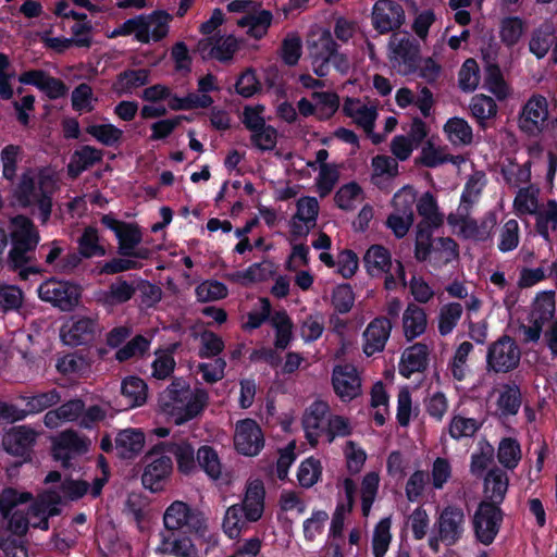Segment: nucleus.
I'll return each instance as SVG.
<instances>
[{
  "label": "nucleus",
  "mask_w": 557,
  "mask_h": 557,
  "mask_svg": "<svg viewBox=\"0 0 557 557\" xmlns=\"http://www.w3.org/2000/svg\"><path fill=\"white\" fill-rule=\"evenodd\" d=\"M89 491L85 481L66 480L62 483V494L47 492L25 512L30 494L7 488L0 494V516L8 521V529L22 536L29 525L48 530V518L57 515L62 499L75 500Z\"/></svg>",
  "instance_id": "nucleus-1"
},
{
  "label": "nucleus",
  "mask_w": 557,
  "mask_h": 557,
  "mask_svg": "<svg viewBox=\"0 0 557 557\" xmlns=\"http://www.w3.org/2000/svg\"><path fill=\"white\" fill-rule=\"evenodd\" d=\"M59 173L54 168L47 166L37 172L23 174L16 189V200L24 208L37 207L39 219L46 224L52 210V195L58 188Z\"/></svg>",
  "instance_id": "nucleus-2"
},
{
  "label": "nucleus",
  "mask_w": 557,
  "mask_h": 557,
  "mask_svg": "<svg viewBox=\"0 0 557 557\" xmlns=\"http://www.w3.org/2000/svg\"><path fill=\"white\" fill-rule=\"evenodd\" d=\"M265 490L259 479L247 482L243 502L230 506L224 515L222 528L230 539L238 537L251 523L259 521L264 512Z\"/></svg>",
  "instance_id": "nucleus-3"
},
{
  "label": "nucleus",
  "mask_w": 557,
  "mask_h": 557,
  "mask_svg": "<svg viewBox=\"0 0 557 557\" xmlns=\"http://www.w3.org/2000/svg\"><path fill=\"white\" fill-rule=\"evenodd\" d=\"M208 395L202 389H193L183 380H175L161 394L159 406L176 425L196 418L203 410Z\"/></svg>",
  "instance_id": "nucleus-4"
},
{
  "label": "nucleus",
  "mask_w": 557,
  "mask_h": 557,
  "mask_svg": "<svg viewBox=\"0 0 557 557\" xmlns=\"http://www.w3.org/2000/svg\"><path fill=\"white\" fill-rule=\"evenodd\" d=\"M12 248L9 260L14 268H21L32 260V255L40 242V235L30 219L24 215L12 218L8 226Z\"/></svg>",
  "instance_id": "nucleus-5"
},
{
  "label": "nucleus",
  "mask_w": 557,
  "mask_h": 557,
  "mask_svg": "<svg viewBox=\"0 0 557 557\" xmlns=\"http://www.w3.org/2000/svg\"><path fill=\"white\" fill-rule=\"evenodd\" d=\"M364 268L371 276H385L384 286L387 290H396L406 286L405 269L400 261H393L392 255L382 245H372L363 256Z\"/></svg>",
  "instance_id": "nucleus-6"
},
{
  "label": "nucleus",
  "mask_w": 557,
  "mask_h": 557,
  "mask_svg": "<svg viewBox=\"0 0 557 557\" xmlns=\"http://www.w3.org/2000/svg\"><path fill=\"white\" fill-rule=\"evenodd\" d=\"M101 222L114 233L117 240V252L122 257H133L139 260H146L150 257V249L139 246L143 234L136 224L119 221L108 214L101 218Z\"/></svg>",
  "instance_id": "nucleus-7"
},
{
  "label": "nucleus",
  "mask_w": 557,
  "mask_h": 557,
  "mask_svg": "<svg viewBox=\"0 0 557 557\" xmlns=\"http://www.w3.org/2000/svg\"><path fill=\"white\" fill-rule=\"evenodd\" d=\"M309 51L313 71L318 76L327 75L331 63L342 74H346L350 69L349 60L336 51V44L329 32H322L315 40L310 42Z\"/></svg>",
  "instance_id": "nucleus-8"
},
{
  "label": "nucleus",
  "mask_w": 557,
  "mask_h": 557,
  "mask_svg": "<svg viewBox=\"0 0 557 557\" xmlns=\"http://www.w3.org/2000/svg\"><path fill=\"white\" fill-rule=\"evenodd\" d=\"M37 292L41 300L51 304L62 311L73 310L78 305L81 298L78 285L54 278L41 283Z\"/></svg>",
  "instance_id": "nucleus-9"
},
{
  "label": "nucleus",
  "mask_w": 557,
  "mask_h": 557,
  "mask_svg": "<svg viewBox=\"0 0 557 557\" xmlns=\"http://www.w3.org/2000/svg\"><path fill=\"white\" fill-rule=\"evenodd\" d=\"M166 445L160 443L154 445L146 456L147 465L145 467L141 481L146 488L151 492L162 490L164 482L172 472V460L165 456Z\"/></svg>",
  "instance_id": "nucleus-10"
},
{
  "label": "nucleus",
  "mask_w": 557,
  "mask_h": 557,
  "mask_svg": "<svg viewBox=\"0 0 557 557\" xmlns=\"http://www.w3.org/2000/svg\"><path fill=\"white\" fill-rule=\"evenodd\" d=\"M548 102L540 95L532 96L519 114L518 125L522 133L528 136H539L548 125Z\"/></svg>",
  "instance_id": "nucleus-11"
},
{
  "label": "nucleus",
  "mask_w": 557,
  "mask_h": 557,
  "mask_svg": "<svg viewBox=\"0 0 557 557\" xmlns=\"http://www.w3.org/2000/svg\"><path fill=\"white\" fill-rule=\"evenodd\" d=\"M438 536H431L429 545L434 550H438V542L442 541L446 545H454L463 534L465 515L463 511L456 507L445 508L437 520Z\"/></svg>",
  "instance_id": "nucleus-12"
},
{
  "label": "nucleus",
  "mask_w": 557,
  "mask_h": 557,
  "mask_svg": "<svg viewBox=\"0 0 557 557\" xmlns=\"http://www.w3.org/2000/svg\"><path fill=\"white\" fill-rule=\"evenodd\" d=\"M330 406L323 400L313 401L304 412L302 428L311 446H317L326 438Z\"/></svg>",
  "instance_id": "nucleus-13"
},
{
  "label": "nucleus",
  "mask_w": 557,
  "mask_h": 557,
  "mask_svg": "<svg viewBox=\"0 0 557 557\" xmlns=\"http://www.w3.org/2000/svg\"><path fill=\"white\" fill-rule=\"evenodd\" d=\"M419 55V48L416 46L409 35L394 34L389 41V60L392 66L403 75L411 74L416 71V61Z\"/></svg>",
  "instance_id": "nucleus-14"
},
{
  "label": "nucleus",
  "mask_w": 557,
  "mask_h": 557,
  "mask_svg": "<svg viewBox=\"0 0 557 557\" xmlns=\"http://www.w3.org/2000/svg\"><path fill=\"white\" fill-rule=\"evenodd\" d=\"M503 513L498 506L482 500L473 516V528L476 539L484 545L491 544L496 537Z\"/></svg>",
  "instance_id": "nucleus-15"
},
{
  "label": "nucleus",
  "mask_w": 557,
  "mask_h": 557,
  "mask_svg": "<svg viewBox=\"0 0 557 557\" xmlns=\"http://www.w3.org/2000/svg\"><path fill=\"white\" fill-rule=\"evenodd\" d=\"M219 90L218 78L212 74H207L198 79L196 92H189L186 97L171 98L170 108L172 110L209 108L213 103V98L210 94Z\"/></svg>",
  "instance_id": "nucleus-16"
},
{
  "label": "nucleus",
  "mask_w": 557,
  "mask_h": 557,
  "mask_svg": "<svg viewBox=\"0 0 557 557\" xmlns=\"http://www.w3.org/2000/svg\"><path fill=\"white\" fill-rule=\"evenodd\" d=\"M520 357L521 352L515 341L503 336L488 348L487 368L494 372H508L519 364Z\"/></svg>",
  "instance_id": "nucleus-17"
},
{
  "label": "nucleus",
  "mask_w": 557,
  "mask_h": 557,
  "mask_svg": "<svg viewBox=\"0 0 557 557\" xmlns=\"http://www.w3.org/2000/svg\"><path fill=\"white\" fill-rule=\"evenodd\" d=\"M235 449L248 457L257 456L264 446V436L259 424L252 419L236 423L234 432Z\"/></svg>",
  "instance_id": "nucleus-18"
},
{
  "label": "nucleus",
  "mask_w": 557,
  "mask_h": 557,
  "mask_svg": "<svg viewBox=\"0 0 557 557\" xmlns=\"http://www.w3.org/2000/svg\"><path fill=\"white\" fill-rule=\"evenodd\" d=\"M172 16L165 11L133 17L135 38L140 42L158 41L166 36Z\"/></svg>",
  "instance_id": "nucleus-19"
},
{
  "label": "nucleus",
  "mask_w": 557,
  "mask_h": 557,
  "mask_svg": "<svg viewBox=\"0 0 557 557\" xmlns=\"http://www.w3.org/2000/svg\"><path fill=\"white\" fill-rule=\"evenodd\" d=\"M296 208L290 221V233L295 238H304L315 227L320 207L314 197H301Z\"/></svg>",
  "instance_id": "nucleus-20"
},
{
  "label": "nucleus",
  "mask_w": 557,
  "mask_h": 557,
  "mask_svg": "<svg viewBox=\"0 0 557 557\" xmlns=\"http://www.w3.org/2000/svg\"><path fill=\"white\" fill-rule=\"evenodd\" d=\"M98 331V322L90 317H72L61 329L64 344L78 346L90 342Z\"/></svg>",
  "instance_id": "nucleus-21"
},
{
  "label": "nucleus",
  "mask_w": 557,
  "mask_h": 557,
  "mask_svg": "<svg viewBox=\"0 0 557 557\" xmlns=\"http://www.w3.org/2000/svg\"><path fill=\"white\" fill-rule=\"evenodd\" d=\"M405 20L400 4L392 0H379L372 9V24L380 33H388L399 27Z\"/></svg>",
  "instance_id": "nucleus-22"
},
{
  "label": "nucleus",
  "mask_w": 557,
  "mask_h": 557,
  "mask_svg": "<svg viewBox=\"0 0 557 557\" xmlns=\"http://www.w3.org/2000/svg\"><path fill=\"white\" fill-rule=\"evenodd\" d=\"M52 444L53 457L63 466H67L72 458L88 450L90 442L76 432L67 430L55 436Z\"/></svg>",
  "instance_id": "nucleus-23"
},
{
  "label": "nucleus",
  "mask_w": 557,
  "mask_h": 557,
  "mask_svg": "<svg viewBox=\"0 0 557 557\" xmlns=\"http://www.w3.org/2000/svg\"><path fill=\"white\" fill-rule=\"evenodd\" d=\"M333 387L343 401H350L361 393V381L351 364L337 366L332 375Z\"/></svg>",
  "instance_id": "nucleus-24"
},
{
  "label": "nucleus",
  "mask_w": 557,
  "mask_h": 557,
  "mask_svg": "<svg viewBox=\"0 0 557 557\" xmlns=\"http://www.w3.org/2000/svg\"><path fill=\"white\" fill-rule=\"evenodd\" d=\"M240 42L233 35L208 38L198 42L197 50L203 58H212L220 62L231 61L239 49Z\"/></svg>",
  "instance_id": "nucleus-25"
},
{
  "label": "nucleus",
  "mask_w": 557,
  "mask_h": 557,
  "mask_svg": "<svg viewBox=\"0 0 557 557\" xmlns=\"http://www.w3.org/2000/svg\"><path fill=\"white\" fill-rule=\"evenodd\" d=\"M343 112L370 134L377 116L376 106L368 99L346 98Z\"/></svg>",
  "instance_id": "nucleus-26"
},
{
  "label": "nucleus",
  "mask_w": 557,
  "mask_h": 557,
  "mask_svg": "<svg viewBox=\"0 0 557 557\" xmlns=\"http://www.w3.org/2000/svg\"><path fill=\"white\" fill-rule=\"evenodd\" d=\"M392 324L386 318H375L363 332V352L372 356L384 349L389 338Z\"/></svg>",
  "instance_id": "nucleus-27"
},
{
  "label": "nucleus",
  "mask_w": 557,
  "mask_h": 557,
  "mask_svg": "<svg viewBox=\"0 0 557 557\" xmlns=\"http://www.w3.org/2000/svg\"><path fill=\"white\" fill-rule=\"evenodd\" d=\"M37 433L29 426L21 425L8 431L2 440L4 449L14 456H25L33 447Z\"/></svg>",
  "instance_id": "nucleus-28"
},
{
  "label": "nucleus",
  "mask_w": 557,
  "mask_h": 557,
  "mask_svg": "<svg viewBox=\"0 0 557 557\" xmlns=\"http://www.w3.org/2000/svg\"><path fill=\"white\" fill-rule=\"evenodd\" d=\"M136 287L133 283L119 278L108 289L98 293L97 301L107 309L122 305L135 295Z\"/></svg>",
  "instance_id": "nucleus-29"
},
{
  "label": "nucleus",
  "mask_w": 557,
  "mask_h": 557,
  "mask_svg": "<svg viewBox=\"0 0 557 557\" xmlns=\"http://www.w3.org/2000/svg\"><path fill=\"white\" fill-rule=\"evenodd\" d=\"M145 445V434L139 429H125L117 433L114 440L116 454L126 459L141 453Z\"/></svg>",
  "instance_id": "nucleus-30"
},
{
  "label": "nucleus",
  "mask_w": 557,
  "mask_h": 557,
  "mask_svg": "<svg viewBox=\"0 0 557 557\" xmlns=\"http://www.w3.org/2000/svg\"><path fill=\"white\" fill-rule=\"evenodd\" d=\"M429 348L422 343H417L401 355L399 362V373L405 377H410L412 373L423 371L428 366Z\"/></svg>",
  "instance_id": "nucleus-31"
},
{
  "label": "nucleus",
  "mask_w": 557,
  "mask_h": 557,
  "mask_svg": "<svg viewBox=\"0 0 557 557\" xmlns=\"http://www.w3.org/2000/svg\"><path fill=\"white\" fill-rule=\"evenodd\" d=\"M84 411V403L81 399H72L59 408L49 410L44 417V423L49 429H57L63 423L81 420Z\"/></svg>",
  "instance_id": "nucleus-32"
},
{
  "label": "nucleus",
  "mask_w": 557,
  "mask_h": 557,
  "mask_svg": "<svg viewBox=\"0 0 557 557\" xmlns=\"http://www.w3.org/2000/svg\"><path fill=\"white\" fill-rule=\"evenodd\" d=\"M156 550L176 557H198V552L188 537H177L173 533L161 534V542Z\"/></svg>",
  "instance_id": "nucleus-33"
},
{
  "label": "nucleus",
  "mask_w": 557,
  "mask_h": 557,
  "mask_svg": "<svg viewBox=\"0 0 557 557\" xmlns=\"http://www.w3.org/2000/svg\"><path fill=\"white\" fill-rule=\"evenodd\" d=\"M398 175V163L386 156H376L372 159L371 182L379 188H387L391 181Z\"/></svg>",
  "instance_id": "nucleus-34"
},
{
  "label": "nucleus",
  "mask_w": 557,
  "mask_h": 557,
  "mask_svg": "<svg viewBox=\"0 0 557 557\" xmlns=\"http://www.w3.org/2000/svg\"><path fill=\"white\" fill-rule=\"evenodd\" d=\"M508 490V476L499 470H491L484 480V499L499 507Z\"/></svg>",
  "instance_id": "nucleus-35"
},
{
  "label": "nucleus",
  "mask_w": 557,
  "mask_h": 557,
  "mask_svg": "<svg viewBox=\"0 0 557 557\" xmlns=\"http://www.w3.org/2000/svg\"><path fill=\"white\" fill-rule=\"evenodd\" d=\"M272 14L270 11L261 10L247 14L237 21L239 27L246 28L247 35L255 39H261L268 33L272 23Z\"/></svg>",
  "instance_id": "nucleus-36"
},
{
  "label": "nucleus",
  "mask_w": 557,
  "mask_h": 557,
  "mask_svg": "<svg viewBox=\"0 0 557 557\" xmlns=\"http://www.w3.org/2000/svg\"><path fill=\"white\" fill-rule=\"evenodd\" d=\"M403 326L407 339L420 336L426 329L425 311L414 304L408 305L403 314Z\"/></svg>",
  "instance_id": "nucleus-37"
},
{
  "label": "nucleus",
  "mask_w": 557,
  "mask_h": 557,
  "mask_svg": "<svg viewBox=\"0 0 557 557\" xmlns=\"http://www.w3.org/2000/svg\"><path fill=\"white\" fill-rule=\"evenodd\" d=\"M78 251L83 258L103 257L107 249L99 232L94 226L84 228L82 236L77 240Z\"/></svg>",
  "instance_id": "nucleus-38"
},
{
  "label": "nucleus",
  "mask_w": 557,
  "mask_h": 557,
  "mask_svg": "<svg viewBox=\"0 0 557 557\" xmlns=\"http://www.w3.org/2000/svg\"><path fill=\"white\" fill-rule=\"evenodd\" d=\"M263 111L264 107L262 106L246 107L243 112V122L247 128L263 136V139H273L276 137V129L265 125Z\"/></svg>",
  "instance_id": "nucleus-39"
},
{
  "label": "nucleus",
  "mask_w": 557,
  "mask_h": 557,
  "mask_svg": "<svg viewBox=\"0 0 557 557\" xmlns=\"http://www.w3.org/2000/svg\"><path fill=\"white\" fill-rule=\"evenodd\" d=\"M497 223V216L494 212H488L480 222L474 220H465L461 225V233L465 237L475 240H486Z\"/></svg>",
  "instance_id": "nucleus-40"
},
{
  "label": "nucleus",
  "mask_w": 557,
  "mask_h": 557,
  "mask_svg": "<svg viewBox=\"0 0 557 557\" xmlns=\"http://www.w3.org/2000/svg\"><path fill=\"white\" fill-rule=\"evenodd\" d=\"M540 189L535 186L520 188L513 199V211L518 216L534 215L541 207Z\"/></svg>",
  "instance_id": "nucleus-41"
},
{
  "label": "nucleus",
  "mask_w": 557,
  "mask_h": 557,
  "mask_svg": "<svg viewBox=\"0 0 557 557\" xmlns=\"http://www.w3.org/2000/svg\"><path fill=\"white\" fill-rule=\"evenodd\" d=\"M149 75L150 72L145 69L125 71L117 76L113 89L119 95L132 94L149 82Z\"/></svg>",
  "instance_id": "nucleus-42"
},
{
  "label": "nucleus",
  "mask_w": 557,
  "mask_h": 557,
  "mask_svg": "<svg viewBox=\"0 0 557 557\" xmlns=\"http://www.w3.org/2000/svg\"><path fill=\"white\" fill-rule=\"evenodd\" d=\"M534 215L536 231L545 240H549L550 233L557 230V201L548 200L541 205Z\"/></svg>",
  "instance_id": "nucleus-43"
},
{
  "label": "nucleus",
  "mask_w": 557,
  "mask_h": 557,
  "mask_svg": "<svg viewBox=\"0 0 557 557\" xmlns=\"http://www.w3.org/2000/svg\"><path fill=\"white\" fill-rule=\"evenodd\" d=\"M555 38V27L550 23H544L532 34L529 49L537 59L544 58L550 49Z\"/></svg>",
  "instance_id": "nucleus-44"
},
{
  "label": "nucleus",
  "mask_w": 557,
  "mask_h": 557,
  "mask_svg": "<svg viewBox=\"0 0 557 557\" xmlns=\"http://www.w3.org/2000/svg\"><path fill=\"white\" fill-rule=\"evenodd\" d=\"M380 488V475L377 472H368L363 475L360 483L361 511L364 518H368L372 506L376 499Z\"/></svg>",
  "instance_id": "nucleus-45"
},
{
  "label": "nucleus",
  "mask_w": 557,
  "mask_h": 557,
  "mask_svg": "<svg viewBox=\"0 0 557 557\" xmlns=\"http://www.w3.org/2000/svg\"><path fill=\"white\" fill-rule=\"evenodd\" d=\"M164 444L166 445L165 453L175 456L181 472L188 474L196 468L195 450L188 442L180 441Z\"/></svg>",
  "instance_id": "nucleus-46"
},
{
  "label": "nucleus",
  "mask_w": 557,
  "mask_h": 557,
  "mask_svg": "<svg viewBox=\"0 0 557 557\" xmlns=\"http://www.w3.org/2000/svg\"><path fill=\"white\" fill-rule=\"evenodd\" d=\"M335 203L342 210H354L364 199L362 188L355 182L343 185L335 194Z\"/></svg>",
  "instance_id": "nucleus-47"
},
{
  "label": "nucleus",
  "mask_w": 557,
  "mask_h": 557,
  "mask_svg": "<svg viewBox=\"0 0 557 557\" xmlns=\"http://www.w3.org/2000/svg\"><path fill=\"white\" fill-rule=\"evenodd\" d=\"M191 512L189 507L183 502L172 503L164 512L163 521L168 530H181L190 521Z\"/></svg>",
  "instance_id": "nucleus-48"
},
{
  "label": "nucleus",
  "mask_w": 557,
  "mask_h": 557,
  "mask_svg": "<svg viewBox=\"0 0 557 557\" xmlns=\"http://www.w3.org/2000/svg\"><path fill=\"white\" fill-rule=\"evenodd\" d=\"M525 32V23L518 16H508L499 24V37L504 45L512 47L519 42Z\"/></svg>",
  "instance_id": "nucleus-49"
},
{
  "label": "nucleus",
  "mask_w": 557,
  "mask_h": 557,
  "mask_svg": "<svg viewBox=\"0 0 557 557\" xmlns=\"http://www.w3.org/2000/svg\"><path fill=\"white\" fill-rule=\"evenodd\" d=\"M122 395L127 400L128 407H137L145 404L147 399V385L136 376H129L122 382Z\"/></svg>",
  "instance_id": "nucleus-50"
},
{
  "label": "nucleus",
  "mask_w": 557,
  "mask_h": 557,
  "mask_svg": "<svg viewBox=\"0 0 557 557\" xmlns=\"http://www.w3.org/2000/svg\"><path fill=\"white\" fill-rule=\"evenodd\" d=\"M311 98L314 103L315 117L327 120L334 115L339 107V97L331 91H313Z\"/></svg>",
  "instance_id": "nucleus-51"
},
{
  "label": "nucleus",
  "mask_w": 557,
  "mask_h": 557,
  "mask_svg": "<svg viewBox=\"0 0 557 557\" xmlns=\"http://www.w3.org/2000/svg\"><path fill=\"white\" fill-rule=\"evenodd\" d=\"M270 322L275 330V347L284 349L288 346L292 339L293 323L289 317L284 311L275 312Z\"/></svg>",
  "instance_id": "nucleus-52"
},
{
  "label": "nucleus",
  "mask_w": 557,
  "mask_h": 557,
  "mask_svg": "<svg viewBox=\"0 0 557 557\" xmlns=\"http://www.w3.org/2000/svg\"><path fill=\"white\" fill-rule=\"evenodd\" d=\"M391 519L384 518L379 521L373 530L372 535V552L374 557H384L388 550L392 534H391Z\"/></svg>",
  "instance_id": "nucleus-53"
},
{
  "label": "nucleus",
  "mask_w": 557,
  "mask_h": 557,
  "mask_svg": "<svg viewBox=\"0 0 557 557\" xmlns=\"http://www.w3.org/2000/svg\"><path fill=\"white\" fill-rule=\"evenodd\" d=\"M100 159V152L89 146L76 151L69 163V174L76 177Z\"/></svg>",
  "instance_id": "nucleus-54"
},
{
  "label": "nucleus",
  "mask_w": 557,
  "mask_h": 557,
  "mask_svg": "<svg viewBox=\"0 0 557 557\" xmlns=\"http://www.w3.org/2000/svg\"><path fill=\"white\" fill-rule=\"evenodd\" d=\"M339 180V166L336 164H324L319 166L318 176L314 180L317 191L320 197L327 196Z\"/></svg>",
  "instance_id": "nucleus-55"
},
{
  "label": "nucleus",
  "mask_w": 557,
  "mask_h": 557,
  "mask_svg": "<svg viewBox=\"0 0 557 557\" xmlns=\"http://www.w3.org/2000/svg\"><path fill=\"white\" fill-rule=\"evenodd\" d=\"M462 311V306L458 302H449L441 308L438 315V332L441 335L445 336L453 332L461 318Z\"/></svg>",
  "instance_id": "nucleus-56"
},
{
  "label": "nucleus",
  "mask_w": 557,
  "mask_h": 557,
  "mask_svg": "<svg viewBox=\"0 0 557 557\" xmlns=\"http://www.w3.org/2000/svg\"><path fill=\"white\" fill-rule=\"evenodd\" d=\"M521 405L520 391L516 385H505L499 391L497 407L502 414H516Z\"/></svg>",
  "instance_id": "nucleus-57"
},
{
  "label": "nucleus",
  "mask_w": 557,
  "mask_h": 557,
  "mask_svg": "<svg viewBox=\"0 0 557 557\" xmlns=\"http://www.w3.org/2000/svg\"><path fill=\"white\" fill-rule=\"evenodd\" d=\"M498 461L507 469H515L521 459V449L517 441L504 438L498 445Z\"/></svg>",
  "instance_id": "nucleus-58"
},
{
  "label": "nucleus",
  "mask_w": 557,
  "mask_h": 557,
  "mask_svg": "<svg viewBox=\"0 0 557 557\" xmlns=\"http://www.w3.org/2000/svg\"><path fill=\"white\" fill-rule=\"evenodd\" d=\"M227 287L214 280H207L200 283L196 289V297L201 302H209L223 299L227 296Z\"/></svg>",
  "instance_id": "nucleus-59"
},
{
  "label": "nucleus",
  "mask_w": 557,
  "mask_h": 557,
  "mask_svg": "<svg viewBox=\"0 0 557 557\" xmlns=\"http://www.w3.org/2000/svg\"><path fill=\"white\" fill-rule=\"evenodd\" d=\"M420 161L426 166H436L445 161H450L454 164H460L465 159L460 156L448 158V156L441 148L436 147L433 141H426V145L422 148Z\"/></svg>",
  "instance_id": "nucleus-60"
},
{
  "label": "nucleus",
  "mask_w": 557,
  "mask_h": 557,
  "mask_svg": "<svg viewBox=\"0 0 557 557\" xmlns=\"http://www.w3.org/2000/svg\"><path fill=\"white\" fill-rule=\"evenodd\" d=\"M321 474V462L318 459L310 457L300 463L297 472V479L302 487L308 488L313 486L319 481Z\"/></svg>",
  "instance_id": "nucleus-61"
},
{
  "label": "nucleus",
  "mask_w": 557,
  "mask_h": 557,
  "mask_svg": "<svg viewBox=\"0 0 557 557\" xmlns=\"http://www.w3.org/2000/svg\"><path fill=\"white\" fill-rule=\"evenodd\" d=\"M520 242V228L516 220H508L499 232L498 249L502 252L515 250Z\"/></svg>",
  "instance_id": "nucleus-62"
},
{
  "label": "nucleus",
  "mask_w": 557,
  "mask_h": 557,
  "mask_svg": "<svg viewBox=\"0 0 557 557\" xmlns=\"http://www.w3.org/2000/svg\"><path fill=\"white\" fill-rule=\"evenodd\" d=\"M197 461L205 472L212 479H218L222 472V466L216 451L209 447L202 446L197 451Z\"/></svg>",
  "instance_id": "nucleus-63"
},
{
  "label": "nucleus",
  "mask_w": 557,
  "mask_h": 557,
  "mask_svg": "<svg viewBox=\"0 0 557 557\" xmlns=\"http://www.w3.org/2000/svg\"><path fill=\"white\" fill-rule=\"evenodd\" d=\"M60 399L61 396L57 389H51L24 398L26 401V411L28 413H37L44 411L45 409L58 404Z\"/></svg>",
  "instance_id": "nucleus-64"
}]
</instances>
